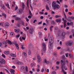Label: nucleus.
Returning <instances> with one entry per match:
<instances>
[{
	"mask_svg": "<svg viewBox=\"0 0 74 74\" xmlns=\"http://www.w3.org/2000/svg\"><path fill=\"white\" fill-rule=\"evenodd\" d=\"M16 64H17V65H20V64L22 65L23 64V63L20 62H16Z\"/></svg>",
	"mask_w": 74,
	"mask_h": 74,
	"instance_id": "obj_15",
	"label": "nucleus"
},
{
	"mask_svg": "<svg viewBox=\"0 0 74 74\" xmlns=\"http://www.w3.org/2000/svg\"><path fill=\"white\" fill-rule=\"evenodd\" d=\"M23 55L25 56H27V55H26V53L25 52H24L23 53Z\"/></svg>",
	"mask_w": 74,
	"mask_h": 74,
	"instance_id": "obj_38",
	"label": "nucleus"
},
{
	"mask_svg": "<svg viewBox=\"0 0 74 74\" xmlns=\"http://www.w3.org/2000/svg\"><path fill=\"white\" fill-rule=\"evenodd\" d=\"M42 48L41 49L42 53L41 54L42 55H43L44 53H45L46 52V44L45 43H43L42 44Z\"/></svg>",
	"mask_w": 74,
	"mask_h": 74,
	"instance_id": "obj_2",
	"label": "nucleus"
},
{
	"mask_svg": "<svg viewBox=\"0 0 74 74\" xmlns=\"http://www.w3.org/2000/svg\"><path fill=\"white\" fill-rule=\"evenodd\" d=\"M10 36H15V33H14L12 32H11L10 33Z\"/></svg>",
	"mask_w": 74,
	"mask_h": 74,
	"instance_id": "obj_22",
	"label": "nucleus"
},
{
	"mask_svg": "<svg viewBox=\"0 0 74 74\" xmlns=\"http://www.w3.org/2000/svg\"><path fill=\"white\" fill-rule=\"evenodd\" d=\"M16 37L17 38H19V37H20V35H19V34H18L17 35H16Z\"/></svg>",
	"mask_w": 74,
	"mask_h": 74,
	"instance_id": "obj_42",
	"label": "nucleus"
},
{
	"mask_svg": "<svg viewBox=\"0 0 74 74\" xmlns=\"http://www.w3.org/2000/svg\"><path fill=\"white\" fill-rule=\"evenodd\" d=\"M46 8L47 10L48 11L49 10V7L47 5L46 6Z\"/></svg>",
	"mask_w": 74,
	"mask_h": 74,
	"instance_id": "obj_34",
	"label": "nucleus"
},
{
	"mask_svg": "<svg viewBox=\"0 0 74 74\" xmlns=\"http://www.w3.org/2000/svg\"><path fill=\"white\" fill-rule=\"evenodd\" d=\"M25 19L27 22H29V19L25 17Z\"/></svg>",
	"mask_w": 74,
	"mask_h": 74,
	"instance_id": "obj_37",
	"label": "nucleus"
},
{
	"mask_svg": "<svg viewBox=\"0 0 74 74\" xmlns=\"http://www.w3.org/2000/svg\"><path fill=\"white\" fill-rule=\"evenodd\" d=\"M38 33L39 38H42V33H41V32H39Z\"/></svg>",
	"mask_w": 74,
	"mask_h": 74,
	"instance_id": "obj_12",
	"label": "nucleus"
},
{
	"mask_svg": "<svg viewBox=\"0 0 74 74\" xmlns=\"http://www.w3.org/2000/svg\"><path fill=\"white\" fill-rule=\"evenodd\" d=\"M44 71V69L43 68L41 70V72H42V73Z\"/></svg>",
	"mask_w": 74,
	"mask_h": 74,
	"instance_id": "obj_48",
	"label": "nucleus"
},
{
	"mask_svg": "<svg viewBox=\"0 0 74 74\" xmlns=\"http://www.w3.org/2000/svg\"><path fill=\"white\" fill-rule=\"evenodd\" d=\"M73 41L70 40L68 42V44L69 46H71L72 44H73Z\"/></svg>",
	"mask_w": 74,
	"mask_h": 74,
	"instance_id": "obj_9",
	"label": "nucleus"
},
{
	"mask_svg": "<svg viewBox=\"0 0 74 74\" xmlns=\"http://www.w3.org/2000/svg\"><path fill=\"white\" fill-rule=\"evenodd\" d=\"M51 23L52 24V25H54V24L55 23V22L53 20H51Z\"/></svg>",
	"mask_w": 74,
	"mask_h": 74,
	"instance_id": "obj_27",
	"label": "nucleus"
},
{
	"mask_svg": "<svg viewBox=\"0 0 74 74\" xmlns=\"http://www.w3.org/2000/svg\"><path fill=\"white\" fill-rule=\"evenodd\" d=\"M27 53L28 54V55H29V56H30V55H31V51H30V50H28Z\"/></svg>",
	"mask_w": 74,
	"mask_h": 74,
	"instance_id": "obj_28",
	"label": "nucleus"
},
{
	"mask_svg": "<svg viewBox=\"0 0 74 74\" xmlns=\"http://www.w3.org/2000/svg\"><path fill=\"white\" fill-rule=\"evenodd\" d=\"M38 60V63H40V61L41 60V57L40 56V55H38L37 57Z\"/></svg>",
	"mask_w": 74,
	"mask_h": 74,
	"instance_id": "obj_5",
	"label": "nucleus"
},
{
	"mask_svg": "<svg viewBox=\"0 0 74 74\" xmlns=\"http://www.w3.org/2000/svg\"><path fill=\"white\" fill-rule=\"evenodd\" d=\"M44 62H45L46 64H49V61H47V60H46V59H45L44 60Z\"/></svg>",
	"mask_w": 74,
	"mask_h": 74,
	"instance_id": "obj_20",
	"label": "nucleus"
},
{
	"mask_svg": "<svg viewBox=\"0 0 74 74\" xmlns=\"http://www.w3.org/2000/svg\"><path fill=\"white\" fill-rule=\"evenodd\" d=\"M56 21L57 23H58V22H59L60 23V22H61V21H62V19H61V18H59L57 19L56 20Z\"/></svg>",
	"mask_w": 74,
	"mask_h": 74,
	"instance_id": "obj_14",
	"label": "nucleus"
},
{
	"mask_svg": "<svg viewBox=\"0 0 74 74\" xmlns=\"http://www.w3.org/2000/svg\"><path fill=\"white\" fill-rule=\"evenodd\" d=\"M62 21H64V27H66V20H64V18H62Z\"/></svg>",
	"mask_w": 74,
	"mask_h": 74,
	"instance_id": "obj_7",
	"label": "nucleus"
},
{
	"mask_svg": "<svg viewBox=\"0 0 74 74\" xmlns=\"http://www.w3.org/2000/svg\"><path fill=\"white\" fill-rule=\"evenodd\" d=\"M49 43L50 44V48L52 47V45L53 43V37L52 36H51L49 38Z\"/></svg>",
	"mask_w": 74,
	"mask_h": 74,
	"instance_id": "obj_3",
	"label": "nucleus"
},
{
	"mask_svg": "<svg viewBox=\"0 0 74 74\" xmlns=\"http://www.w3.org/2000/svg\"><path fill=\"white\" fill-rule=\"evenodd\" d=\"M5 61L4 59H3L1 61H0V64H5Z\"/></svg>",
	"mask_w": 74,
	"mask_h": 74,
	"instance_id": "obj_8",
	"label": "nucleus"
},
{
	"mask_svg": "<svg viewBox=\"0 0 74 74\" xmlns=\"http://www.w3.org/2000/svg\"><path fill=\"white\" fill-rule=\"evenodd\" d=\"M2 16H4L5 18H6V14L4 13L2 14Z\"/></svg>",
	"mask_w": 74,
	"mask_h": 74,
	"instance_id": "obj_35",
	"label": "nucleus"
},
{
	"mask_svg": "<svg viewBox=\"0 0 74 74\" xmlns=\"http://www.w3.org/2000/svg\"><path fill=\"white\" fill-rule=\"evenodd\" d=\"M52 14H55V12L53 11H52L51 12Z\"/></svg>",
	"mask_w": 74,
	"mask_h": 74,
	"instance_id": "obj_64",
	"label": "nucleus"
},
{
	"mask_svg": "<svg viewBox=\"0 0 74 74\" xmlns=\"http://www.w3.org/2000/svg\"><path fill=\"white\" fill-rule=\"evenodd\" d=\"M22 10H24V8H25V5L24 4V3H23L22 4Z\"/></svg>",
	"mask_w": 74,
	"mask_h": 74,
	"instance_id": "obj_26",
	"label": "nucleus"
},
{
	"mask_svg": "<svg viewBox=\"0 0 74 74\" xmlns=\"http://www.w3.org/2000/svg\"><path fill=\"white\" fill-rule=\"evenodd\" d=\"M52 74H56V72H55V71H53L52 72Z\"/></svg>",
	"mask_w": 74,
	"mask_h": 74,
	"instance_id": "obj_54",
	"label": "nucleus"
},
{
	"mask_svg": "<svg viewBox=\"0 0 74 74\" xmlns=\"http://www.w3.org/2000/svg\"><path fill=\"white\" fill-rule=\"evenodd\" d=\"M72 33H73V37H74V30H72Z\"/></svg>",
	"mask_w": 74,
	"mask_h": 74,
	"instance_id": "obj_44",
	"label": "nucleus"
},
{
	"mask_svg": "<svg viewBox=\"0 0 74 74\" xmlns=\"http://www.w3.org/2000/svg\"><path fill=\"white\" fill-rule=\"evenodd\" d=\"M65 35H66V33L64 32H63L62 33V37L63 38H64L65 37Z\"/></svg>",
	"mask_w": 74,
	"mask_h": 74,
	"instance_id": "obj_16",
	"label": "nucleus"
},
{
	"mask_svg": "<svg viewBox=\"0 0 74 74\" xmlns=\"http://www.w3.org/2000/svg\"><path fill=\"white\" fill-rule=\"evenodd\" d=\"M5 5L6 6H7L8 8H9V9H10V5H9V4H7L6 3L5 4Z\"/></svg>",
	"mask_w": 74,
	"mask_h": 74,
	"instance_id": "obj_30",
	"label": "nucleus"
},
{
	"mask_svg": "<svg viewBox=\"0 0 74 74\" xmlns=\"http://www.w3.org/2000/svg\"><path fill=\"white\" fill-rule=\"evenodd\" d=\"M65 62H66V63L67 64V65H69V61H68V60H66L65 61Z\"/></svg>",
	"mask_w": 74,
	"mask_h": 74,
	"instance_id": "obj_40",
	"label": "nucleus"
},
{
	"mask_svg": "<svg viewBox=\"0 0 74 74\" xmlns=\"http://www.w3.org/2000/svg\"><path fill=\"white\" fill-rule=\"evenodd\" d=\"M64 18H65L66 19H67V17H66V14H64Z\"/></svg>",
	"mask_w": 74,
	"mask_h": 74,
	"instance_id": "obj_45",
	"label": "nucleus"
},
{
	"mask_svg": "<svg viewBox=\"0 0 74 74\" xmlns=\"http://www.w3.org/2000/svg\"><path fill=\"white\" fill-rule=\"evenodd\" d=\"M68 53L66 54L65 56L66 57H68Z\"/></svg>",
	"mask_w": 74,
	"mask_h": 74,
	"instance_id": "obj_61",
	"label": "nucleus"
},
{
	"mask_svg": "<svg viewBox=\"0 0 74 74\" xmlns=\"http://www.w3.org/2000/svg\"><path fill=\"white\" fill-rule=\"evenodd\" d=\"M14 31L16 33H19L21 32V30L19 29H14Z\"/></svg>",
	"mask_w": 74,
	"mask_h": 74,
	"instance_id": "obj_6",
	"label": "nucleus"
},
{
	"mask_svg": "<svg viewBox=\"0 0 74 74\" xmlns=\"http://www.w3.org/2000/svg\"><path fill=\"white\" fill-rule=\"evenodd\" d=\"M65 11L66 12H68V9H66L65 10Z\"/></svg>",
	"mask_w": 74,
	"mask_h": 74,
	"instance_id": "obj_58",
	"label": "nucleus"
},
{
	"mask_svg": "<svg viewBox=\"0 0 74 74\" xmlns=\"http://www.w3.org/2000/svg\"><path fill=\"white\" fill-rule=\"evenodd\" d=\"M21 48L23 49V50L24 49H25V47H23V46H24V45H21Z\"/></svg>",
	"mask_w": 74,
	"mask_h": 74,
	"instance_id": "obj_33",
	"label": "nucleus"
},
{
	"mask_svg": "<svg viewBox=\"0 0 74 74\" xmlns=\"http://www.w3.org/2000/svg\"><path fill=\"white\" fill-rule=\"evenodd\" d=\"M4 53L5 55H9V54L10 53V52L9 51H5L4 52Z\"/></svg>",
	"mask_w": 74,
	"mask_h": 74,
	"instance_id": "obj_18",
	"label": "nucleus"
},
{
	"mask_svg": "<svg viewBox=\"0 0 74 74\" xmlns=\"http://www.w3.org/2000/svg\"><path fill=\"white\" fill-rule=\"evenodd\" d=\"M29 14L30 16H32V12H31V11L30 10H29Z\"/></svg>",
	"mask_w": 74,
	"mask_h": 74,
	"instance_id": "obj_39",
	"label": "nucleus"
},
{
	"mask_svg": "<svg viewBox=\"0 0 74 74\" xmlns=\"http://www.w3.org/2000/svg\"><path fill=\"white\" fill-rule=\"evenodd\" d=\"M29 73H30L31 74H33V72L32 71H29Z\"/></svg>",
	"mask_w": 74,
	"mask_h": 74,
	"instance_id": "obj_59",
	"label": "nucleus"
},
{
	"mask_svg": "<svg viewBox=\"0 0 74 74\" xmlns=\"http://www.w3.org/2000/svg\"><path fill=\"white\" fill-rule=\"evenodd\" d=\"M34 32V29L33 28H30L29 30V33H30L31 34H33V33Z\"/></svg>",
	"mask_w": 74,
	"mask_h": 74,
	"instance_id": "obj_10",
	"label": "nucleus"
},
{
	"mask_svg": "<svg viewBox=\"0 0 74 74\" xmlns=\"http://www.w3.org/2000/svg\"><path fill=\"white\" fill-rule=\"evenodd\" d=\"M21 9H19V11H18V14H22V11H23Z\"/></svg>",
	"mask_w": 74,
	"mask_h": 74,
	"instance_id": "obj_17",
	"label": "nucleus"
},
{
	"mask_svg": "<svg viewBox=\"0 0 74 74\" xmlns=\"http://www.w3.org/2000/svg\"><path fill=\"white\" fill-rule=\"evenodd\" d=\"M65 67L66 66L65 64H64V63L62 64V66H61V70L64 74H66V72L64 71V69H65V70H67V68H65Z\"/></svg>",
	"mask_w": 74,
	"mask_h": 74,
	"instance_id": "obj_4",
	"label": "nucleus"
},
{
	"mask_svg": "<svg viewBox=\"0 0 74 74\" xmlns=\"http://www.w3.org/2000/svg\"><path fill=\"white\" fill-rule=\"evenodd\" d=\"M4 26L6 28H8L9 26H10V24H9L8 23H7L5 24Z\"/></svg>",
	"mask_w": 74,
	"mask_h": 74,
	"instance_id": "obj_11",
	"label": "nucleus"
},
{
	"mask_svg": "<svg viewBox=\"0 0 74 74\" xmlns=\"http://www.w3.org/2000/svg\"><path fill=\"white\" fill-rule=\"evenodd\" d=\"M59 16H58V15H56L55 16L56 18H59Z\"/></svg>",
	"mask_w": 74,
	"mask_h": 74,
	"instance_id": "obj_52",
	"label": "nucleus"
},
{
	"mask_svg": "<svg viewBox=\"0 0 74 74\" xmlns=\"http://www.w3.org/2000/svg\"><path fill=\"white\" fill-rule=\"evenodd\" d=\"M40 14H44V12H40Z\"/></svg>",
	"mask_w": 74,
	"mask_h": 74,
	"instance_id": "obj_57",
	"label": "nucleus"
},
{
	"mask_svg": "<svg viewBox=\"0 0 74 74\" xmlns=\"http://www.w3.org/2000/svg\"><path fill=\"white\" fill-rule=\"evenodd\" d=\"M67 20L69 22H71V18H68L67 19Z\"/></svg>",
	"mask_w": 74,
	"mask_h": 74,
	"instance_id": "obj_32",
	"label": "nucleus"
},
{
	"mask_svg": "<svg viewBox=\"0 0 74 74\" xmlns=\"http://www.w3.org/2000/svg\"><path fill=\"white\" fill-rule=\"evenodd\" d=\"M70 18L71 19H74V17L73 16H71Z\"/></svg>",
	"mask_w": 74,
	"mask_h": 74,
	"instance_id": "obj_62",
	"label": "nucleus"
},
{
	"mask_svg": "<svg viewBox=\"0 0 74 74\" xmlns=\"http://www.w3.org/2000/svg\"><path fill=\"white\" fill-rule=\"evenodd\" d=\"M56 2L57 3H58L59 4H60V2H59V1H57Z\"/></svg>",
	"mask_w": 74,
	"mask_h": 74,
	"instance_id": "obj_63",
	"label": "nucleus"
},
{
	"mask_svg": "<svg viewBox=\"0 0 74 74\" xmlns=\"http://www.w3.org/2000/svg\"><path fill=\"white\" fill-rule=\"evenodd\" d=\"M6 42L8 44H10V45H12V42L9 40H7Z\"/></svg>",
	"mask_w": 74,
	"mask_h": 74,
	"instance_id": "obj_13",
	"label": "nucleus"
},
{
	"mask_svg": "<svg viewBox=\"0 0 74 74\" xmlns=\"http://www.w3.org/2000/svg\"><path fill=\"white\" fill-rule=\"evenodd\" d=\"M41 23H42V21L39 22L38 23V25H40V24H41Z\"/></svg>",
	"mask_w": 74,
	"mask_h": 74,
	"instance_id": "obj_60",
	"label": "nucleus"
},
{
	"mask_svg": "<svg viewBox=\"0 0 74 74\" xmlns=\"http://www.w3.org/2000/svg\"><path fill=\"white\" fill-rule=\"evenodd\" d=\"M15 20L16 21H20L21 19V18L18 17H16L15 18Z\"/></svg>",
	"mask_w": 74,
	"mask_h": 74,
	"instance_id": "obj_29",
	"label": "nucleus"
},
{
	"mask_svg": "<svg viewBox=\"0 0 74 74\" xmlns=\"http://www.w3.org/2000/svg\"><path fill=\"white\" fill-rule=\"evenodd\" d=\"M12 68L13 69H15V66H12Z\"/></svg>",
	"mask_w": 74,
	"mask_h": 74,
	"instance_id": "obj_56",
	"label": "nucleus"
},
{
	"mask_svg": "<svg viewBox=\"0 0 74 74\" xmlns=\"http://www.w3.org/2000/svg\"><path fill=\"white\" fill-rule=\"evenodd\" d=\"M10 55L11 56H12V57H16V54L14 53H11L10 54Z\"/></svg>",
	"mask_w": 74,
	"mask_h": 74,
	"instance_id": "obj_21",
	"label": "nucleus"
},
{
	"mask_svg": "<svg viewBox=\"0 0 74 74\" xmlns=\"http://www.w3.org/2000/svg\"><path fill=\"white\" fill-rule=\"evenodd\" d=\"M26 3H27L26 5L27 8H29V1H27Z\"/></svg>",
	"mask_w": 74,
	"mask_h": 74,
	"instance_id": "obj_31",
	"label": "nucleus"
},
{
	"mask_svg": "<svg viewBox=\"0 0 74 74\" xmlns=\"http://www.w3.org/2000/svg\"><path fill=\"white\" fill-rule=\"evenodd\" d=\"M45 22L47 24H49V21H48L47 19H46Z\"/></svg>",
	"mask_w": 74,
	"mask_h": 74,
	"instance_id": "obj_36",
	"label": "nucleus"
},
{
	"mask_svg": "<svg viewBox=\"0 0 74 74\" xmlns=\"http://www.w3.org/2000/svg\"><path fill=\"white\" fill-rule=\"evenodd\" d=\"M37 72H39L40 71V69H36Z\"/></svg>",
	"mask_w": 74,
	"mask_h": 74,
	"instance_id": "obj_55",
	"label": "nucleus"
},
{
	"mask_svg": "<svg viewBox=\"0 0 74 74\" xmlns=\"http://www.w3.org/2000/svg\"><path fill=\"white\" fill-rule=\"evenodd\" d=\"M56 69L57 70H59V66H56Z\"/></svg>",
	"mask_w": 74,
	"mask_h": 74,
	"instance_id": "obj_53",
	"label": "nucleus"
},
{
	"mask_svg": "<svg viewBox=\"0 0 74 74\" xmlns=\"http://www.w3.org/2000/svg\"><path fill=\"white\" fill-rule=\"evenodd\" d=\"M25 70L26 71H27H27H28V68L27 66L26 67Z\"/></svg>",
	"mask_w": 74,
	"mask_h": 74,
	"instance_id": "obj_43",
	"label": "nucleus"
},
{
	"mask_svg": "<svg viewBox=\"0 0 74 74\" xmlns=\"http://www.w3.org/2000/svg\"><path fill=\"white\" fill-rule=\"evenodd\" d=\"M1 7H2V9H4L5 8V6L3 4L1 5Z\"/></svg>",
	"mask_w": 74,
	"mask_h": 74,
	"instance_id": "obj_24",
	"label": "nucleus"
},
{
	"mask_svg": "<svg viewBox=\"0 0 74 74\" xmlns=\"http://www.w3.org/2000/svg\"><path fill=\"white\" fill-rule=\"evenodd\" d=\"M28 18H30V19H31L32 18V16L30 15H29L28 17Z\"/></svg>",
	"mask_w": 74,
	"mask_h": 74,
	"instance_id": "obj_51",
	"label": "nucleus"
},
{
	"mask_svg": "<svg viewBox=\"0 0 74 74\" xmlns=\"http://www.w3.org/2000/svg\"><path fill=\"white\" fill-rule=\"evenodd\" d=\"M70 25L71 26L73 25V22H71L70 23Z\"/></svg>",
	"mask_w": 74,
	"mask_h": 74,
	"instance_id": "obj_49",
	"label": "nucleus"
},
{
	"mask_svg": "<svg viewBox=\"0 0 74 74\" xmlns=\"http://www.w3.org/2000/svg\"><path fill=\"white\" fill-rule=\"evenodd\" d=\"M2 57H3V58H5V55H4V54H2Z\"/></svg>",
	"mask_w": 74,
	"mask_h": 74,
	"instance_id": "obj_41",
	"label": "nucleus"
},
{
	"mask_svg": "<svg viewBox=\"0 0 74 74\" xmlns=\"http://www.w3.org/2000/svg\"><path fill=\"white\" fill-rule=\"evenodd\" d=\"M56 64H60V62L59 61H57L56 63Z\"/></svg>",
	"mask_w": 74,
	"mask_h": 74,
	"instance_id": "obj_47",
	"label": "nucleus"
},
{
	"mask_svg": "<svg viewBox=\"0 0 74 74\" xmlns=\"http://www.w3.org/2000/svg\"><path fill=\"white\" fill-rule=\"evenodd\" d=\"M15 45L16 46L17 49V50H18V49H19V45L17 44H15Z\"/></svg>",
	"mask_w": 74,
	"mask_h": 74,
	"instance_id": "obj_19",
	"label": "nucleus"
},
{
	"mask_svg": "<svg viewBox=\"0 0 74 74\" xmlns=\"http://www.w3.org/2000/svg\"><path fill=\"white\" fill-rule=\"evenodd\" d=\"M18 6H16V8L15 9V11H16V10H18Z\"/></svg>",
	"mask_w": 74,
	"mask_h": 74,
	"instance_id": "obj_50",
	"label": "nucleus"
},
{
	"mask_svg": "<svg viewBox=\"0 0 74 74\" xmlns=\"http://www.w3.org/2000/svg\"><path fill=\"white\" fill-rule=\"evenodd\" d=\"M53 27V26H51L49 28V30L50 32H52V28Z\"/></svg>",
	"mask_w": 74,
	"mask_h": 74,
	"instance_id": "obj_25",
	"label": "nucleus"
},
{
	"mask_svg": "<svg viewBox=\"0 0 74 74\" xmlns=\"http://www.w3.org/2000/svg\"><path fill=\"white\" fill-rule=\"evenodd\" d=\"M52 6L54 10L60 9V6L58 4H56V2L55 1H54L52 2Z\"/></svg>",
	"mask_w": 74,
	"mask_h": 74,
	"instance_id": "obj_1",
	"label": "nucleus"
},
{
	"mask_svg": "<svg viewBox=\"0 0 74 74\" xmlns=\"http://www.w3.org/2000/svg\"><path fill=\"white\" fill-rule=\"evenodd\" d=\"M21 24L23 25V26H24V22L23 21H21Z\"/></svg>",
	"mask_w": 74,
	"mask_h": 74,
	"instance_id": "obj_46",
	"label": "nucleus"
},
{
	"mask_svg": "<svg viewBox=\"0 0 74 74\" xmlns=\"http://www.w3.org/2000/svg\"><path fill=\"white\" fill-rule=\"evenodd\" d=\"M69 56L70 59H72V58H73V55H72V54H71V53H69Z\"/></svg>",
	"mask_w": 74,
	"mask_h": 74,
	"instance_id": "obj_23",
	"label": "nucleus"
}]
</instances>
